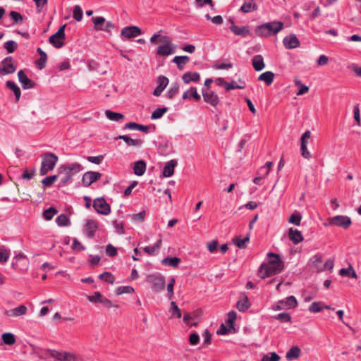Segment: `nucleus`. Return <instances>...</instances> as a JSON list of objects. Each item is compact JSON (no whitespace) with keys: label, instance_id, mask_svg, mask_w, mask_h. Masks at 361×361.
<instances>
[{"label":"nucleus","instance_id":"ea45409f","mask_svg":"<svg viewBox=\"0 0 361 361\" xmlns=\"http://www.w3.org/2000/svg\"><path fill=\"white\" fill-rule=\"evenodd\" d=\"M3 343L8 345H13L16 343V337L12 333L6 332L1 335Z\"/></svg>","mask_w":361,"mask_h":361},{"label":"nucleus","instance_id":"7ed1b4c3","mask_svg":"<svg viewBox=\"0 0 361 361\" xmlns=\"http://www.w3.org/2000/svg\"><path fill=\"white\" fill-rule=\"evenodd\" d=\"M283 28L281 21H272L263 23L255 28V34L260 37H268L275 35Z\"/></svg>","mask_w":361,"mask_h":361},{"label":"nucleus","instance_id":"f3484780","mask_svg":"<svg viewBox=\"0 0 361 361\" xmlns=\"http://www.w3.org/2000/svg\"><path fill=\"white\" fill-rule=\"evenodd\" d=\"M229 30L235 35L242 37H247L251 35V32L248 26L239 27L236 25H231Z\"/></svg>","mask_w":361,"mask_h":361},{"label":"nucleus","instance_id":"5fc2aeb1","mask_svg":"<svg viewBox=\"0 0 361 361\" xmlns=\"http://www.w3.org/2000/svg\"><path fill=\"white\" fill-rule=\"evenodd\" d=\"M92 20L94 25L95 30H99V27L105 23V18L102 16L93 17Z\"/></svg>","mask_w":361,"mask_h":361},{"label":"nucleus","instance_id":"6ab92c4d","mask_svg":"<svg viewBox=\"0 0 361 361\" xmlns=\"http://www.w3.org/2000/svg\"><path fill=\"white\" fill-rule=\"evenodd\" d=\"M99 223L92 219H87L85 225L86 235L88 238H92L98 229Z\"/></svg>","mask_w":361,"mask_h":361},{"label":"nucleus","instance_id":"6e6552de","mask_svg":"<svg viewBox=\"0 0 361 361\" xmlns=\"http://www.w3.org/2000/svg\"><path fill=\"white\" fill-rule=\"evenodd\" d=\"M16 71V66L12 56H6L0 64V75L12 74Z\"/></svg>","mask_w":361,"mask_h":361},{"label":"nucleus","instance_id":"b1692460","mask_svg":"<svg viewBox=\"0 0 361 361\" xmlns=\"http://www.w3.org/2000/svg\"><path fill=\"white\" fill-rule=\"evenodd\" d=\"M288 238L295 245L302 242L304 239L301 232L293 228H289Z\"/></svg>","mask_w":361,"mask_h":361},{"label":"nucleus","instance_id":"13d9d810","mask_svg":"<svg viewBox=\"0 0 361 361\" xmlns=\"http://www.w3.org/2000/svg\"><path fill=\"white\" fill-rule=\"evenodd\" d=\"M10 256V250L0 247V263H6Z\"/></svg>","mask_w":361,"mask_h":361},{"label":"nucleus","instance_id":"3c124183","mask_svg":"<svg viewBox=\"0 0 361 361\" xmlns=\"http://www.w3.org/2000/svg\"><path fill=\"white\" fill-rule=\"evenodd\" d=\"M99 279L104 280L105 282L113 284L115 281V277L111 272L105 271L99 275Z\"/></svg>","mask_w":361,"mask_h":361},{"label":"nucleus","instance_id":"37998d69","mask_svg":"<svg viewBox=\"0 0 361 361\" xmlns=\"http://www.w3.org/2000/svg\"><path fill=\"white\" fill-rule=\"evenodd\" d=\"M168 110H169V109L165 106H164L162 108H158L152 112V114L150 116V118L152 120L159 119L164 116V114L165 113H166L168 111Z\"/></svg>","mask_w":361,"mask_h":361},{"label":"nucleus","instance_id":"4be33fe9","mask_svg":"<svg viewBox=\"0 0 361 361\" xmlns=\"http://www.w3.org/2000/svg\"><path fill=\"white\" fill-rule=\"evenodd\" d=\"M182 98L184 100L193 99L196 102H200L201 100V96L198 94L197 88L195 87H191L185 92Z\"/></svg>","mask_w":361,"mask_h":361},{"label":"nucleus","instance_id":"f8f14e48","mask_svg":"<svg viewBox=\"0 0 361 361\" xmlns=\"http://www.w3.org/2000/svg\"><path fill=\"white\" fill-rule=\"evenodd\" d=\"M202 94L204 98V101L211 104L212 106H216L219 103V98L218 95L212 90L207 88L202 89Z\"/></svg>","mask_w":361,"mask_h":361},{"label":"nucleus","instance_id":"c756f323","mask_svg":"<svg viewBox=\"0 0 361 361\" xmlns=\"http://www.w3.org/2000/svg\"><path fill=\"white\" fill-rule=\"evenodd\" d=\"M251 304L247 296L244 295L243 298L238 301L236 308L241 312H245L250 307Z\"/></svg>","mask_w":361,"mask_h":361},{"label":"nucleus","instance_id":"de8ad7c7","mask_svg":"<svg viewBox=\"0 0 361 361\" xmlns=\"http://www.w3.org/2000/svg\"><path fill=\"white\" fill-rule=\"evenodd\" d=\"M273 318L280 321L281 322H291V316L288 312H281L273 316Z\"/></svg>","mask_w":361,"mask_h":361},{"label":"nucleus","instance_id":"a18cd8bd","mask_svg":"<svg viewBox=\"0 0 361 361\" xmlns=\"http://www.w3.org/2000/svg\"><path fill=\"white\" fill-rule=\"evenodd\" d=\"M4 48L8 54H12L17 49L18 44L14 40H8L4 44Z\"/></svg>","mask_w":361,"mask_h":361},{"label":"nucleus","instance_id":"c03bdc74","mask_svg":"<svg viewBox=\"0 0 361 361\" xmlns=\"http://www.w3.org/2000/svg\"><path fill=\"white\" fill-rule=\"evenodd\" d=\"M10 18L13 20L12 25H18L23 21V16L18 12L12 11L9 13Z\"/></svg>","mask_w":361,"mask_h":361},{"label":"nucleus","instance_id":"a211bd4d","mask_svg":"<svg viewBox=\"0 0 361 361\" xmlns=\"http://www.w3.org/2000/svg\"><path fill=\"white\" fill-rule=\"evenodd\" d=\"M18 77L19 82L21 83L23 89L33 88L35 85V82L27 78L23 70H20L18 73Z\"/></svg>","mask_w":361,"mask_h":361},{"label":"nucleus","instance_id":"052dcab7","mask_svg":"<svg viewBox=\"0 0 361 361\" xmlns=\"http://www.w3.org/2000/svg\"><path fill=\"white\" fill-rule=\"evenodd\" d=\"M175 284V279L171 278L168 285H167V298L169 299H171V298L173 296V287Z\"/></svg>","mask_w":361,"mask_h":361},{"label":"nucleus","instance_id":"aec40b11","mask_svg":"<svg viewBox=\"0 0 361 361\" xmlns=\"http://www.w3.org/2000/svg\"><path fill=\"white\" fill-rule=\"evenodd\" d=\"M27 307L24 305H20L18 307L9 310H5L4 314L6 317H18L25 314L27 312Z\"/></svg>","mask_w":361,"mask_h":361},{"label":"nucleus","instance_id":"a19ab883","mask_svg":"<svg viewBox=\"0 0 361 361\" xmlns=\"http://www.w3.org/2000/svg\"><path fill=\"white\" fill-rule=\"evenodd\" d=\"M257 9V6L255 3H253L252 1L248 2H245L240 7V11L243 13H249L251 11H256Z\"/></svg>","mask_w":361,"mask_h":361},{"label":"nucleus","instance_id":"79ce46f5","mask_svg":"<svg viewBox=\"0 0 361 361\" xmlns=\"http://www.w3.org/2000/svg\"><path fill=\"white\" fill-rule=\"evenodd\" d=\"M56 223L59 226H68L71 225L70 219L64 214H61L56 217Z\"/></svg>","mask_w":361,"mask_h":361},{"label":"nucleus","instance_id":"f257e3e1","mask_svg":"<svg viewBox=\"0 0 361 361\" xmlns=\"http://www.w3.org/2000/svg\"><path fill=\"white\" fill-rule=\"evenodd\" d=\"M269 263H262L258 271L259 276L265 279L281 273L284 268V263L279 254L269 252L267 254Z\"/></svg>","mask_w":361,"mask_h":361},{"label":"nucleus","instance_id":"412c9836","mask_svg":"<svg viewBox=\"0 0 361 361\" xmlns=\"http://www.w3.org/2000/svg\"><path fill=\"white\" fill-rule=\"evenodd\" d=\"M177 164L178 161L176 159H171L168 161L163 169V176L166 178L172 176L174 173V169Z\"/></svg>","mask_w":361,"mask_h":361},{"label":"nucleus","instance_id":"cd10ccee","mask_svg":"<svg viewBox=\"0 0 361 361\" xmlns=\"http://www.w3.org/2000/svg\"><path fill=\"white\" fill-rule=\"evenodd\" d=\"M146 163L143 160H139L134 163L133 171L136 176H142L146 171Z\"/></svg>","mask_w":361,"mask_h":361},{"label":"nucleus","instance_id":"5701e85b","mask_svg":"<svg viewBox=\"0 0 361 361\" xmlns=\"http://www.w3.org/2000/svg\"><path fill=\"white\" fill-rule=\"evenodd\" d=\"M115 139L123 140L128 146L140 147L144 142L141 139H133L128 135H118Z\"/></svg>","mask_w":361,"mask_h":361},{"label":"nucleus","instance_id":"2f4dec72","mask_svg":"<svg viewBox=\"0 0 361 361\" xmlns=\"http://www.w3.org/2000/svg\"><path fill=\"white\" fill-rule=\"evenodd\" d=\"M181 260L177 257H167L161 260V264L173 268L178 267Z\"/></svg>","mask_w":361,"mask_h":361},{"label":"nucleus","instance_id":"8fccbe9b","mask_svg":"<svg viewBox=\"0 0 361 361\" xmlns=\"http://www.w3.org/2000/svg\"><path fill=\"white\" fill-rule=\"evenodd\" d=\"M58 213V210L53 207H51L47 209H45L43 212V217L47 220L50 221L52 219L53 216Z\"/></svg>","mask_w":361,"mask_h":361},{"label":"nucleus","instance_id":"4c0bfd02","mask_svg":"<svg viewBox=\"0 0 361 361\" xmlns=\"http://www.w3.org/2000/svg\"><path fill=\"white\" fill-rule=\"evenodd\" d=\"M179 88V84L178 82H174L167 91L166 97L169 99H173L178 94Z\"/></svg>","mask_w":361,"mask_h":361},{"label":"nucleus","instance_id":"e433bc0d","mask_svg":"<svg viewBox=\"0 0 361 361\" xmlns=\"http://www.w3.org/2000/svg\"><path fill=\"white\" fill-rule=\"evenodd\" d=\"M279 303L285 305L288 308H295L298 306V301L295 296L290 295L286 298V300H279Z\"/></svg>","mask_w":361,"mask_h":361},{"label":"nucleus","instance_id":"e2e57ef3","mask_svg":"<svg viewBox=\"0 0 361 361\" xmlns=\"http://www.w3.org/2000/svg\"><path fill=\"white\" fill-rule=\"evenodd\" d=\"M321 302H314L309 306V311L310 312H320L323 307H321Z\"/></svg>","mask_w":361,"mask_h":361},{"label":"nucleus","instance_id":"9b49d317","mask_svg":"<svg viewBox=\"0 0 361 361\" xmlns=\"http://www.w3.org/2000/svg\"><path fill=\"white\" fill-rule=\"evenodd\" d=\"M159 42L164 43L163 45L159 46L157 50V54L159 56H169L171 54V39L167 35H163L159 39Z\"/></svg>","mask_w":361,"mask_h":361},{"label":"nucleus","instance_id":"ddd939ff","mask_svg":"<svg viewBox=\"0 0 361 361\" xmlns=\"http://www.w3.org/2000/svg\"><path fill=\"white\" fill-rule=\"evenodd\" d=\"M102 177V173L96 171H87L82 177V182L84 186L89 187L93 183L99 180Z\"/></svg>","mask_w":361,"mask_h":361},{"label":"nucleus","instance_id":"f03ea898","mask_svg":"<svg viewBox=\"0 0 361 361\" xmlns=\"http://www.w3.org/2000/svg\"><path fill=\"white\" fill-rule=\"evenodd\" d=\"M83 166L78 163L65 164L58 168L59 173H64L65 176L61 179L59 187L65 186L73 181V176L83 170Z\"/></svg>","mask_w":361,"mask_h":361},{"label":"nucleus","instance_id":"f704fd0d","mask_svg":"<svg viewBox=\"0 0 361 361\" xmlns=\"http://www.w3.org/2000/svg\"><path fill=\"white\" fill-rule=\"evenodd\" d=\"M105 115L108 119L116 122H121L124 118V115L123 114L114 112L111 110H106Z\"/></svg>","mask_w":361,"mask_h":361},{"label":"nucleus","instance_id":"4d7b16f0","mask_svg":"<svg viewBox=\"0 0 361 361\" xmlns=\"http://www.w3.org/2000/svg\"><path fill=\"white\" fill-rule=\"evenodd\" d=\"M171 311L172 317H181V311L174 301L171 302Z\"/></svg>","mask_w":361,"mask_h":361},{"label":"nucleus","instance_id":"680f3d73","mask_svg":"<svg viewBox=\"0 0 361 361\" xmlns=\"http://www.w3.org/2000/svg\"><path fill=\"white\" fill-rule=\"evenodd\" d=\"M189 342L192 345H195L199 343L200 336L195 331H193L190 333L189 336Z\"/></svg>","mask_w":361,"mask_h":361},{"label":"nucleus","instance_id":"423d86ee","mask_svg":"<svg viewBox=\"0 0 361 361\" xmlns=\"http://www.w3.org/2000/svg\"><path fill=\"white\" fill-rule=\"evenodd\" d=\"M66 24L62 25L59 27L58 30L49 37V42L52 44L55 48L60 49L64 45V39L66 37L65 29Z\"/></svg>","mask_w":361,"mask_h":361},{"label":"nucleus","instance_id":"473e14b6","mask_svg":"<svg viewBox=\"0 0 361 361\" xmlns=\"http://www.w3.org/2000/svg\"><path fill=\"white\" fill-rule=\"evenodd\" d=\"M339 275L343 277H348L352 279H357V275L353 269L351 264H349L348 268H342L339 270Z\"/></svg>","mask_w":361,"mask_h":361},{"label":"nucleus","instance_id":"58836bf2","mask_svg":"<svg viewBox=\"0 0 361 361\" xmlns=\"http://www.w3.org/2000/svg\"><path fill=\"white\" fill-rule=\"evenodd\" d=\"M233 243L240 249H244L246 247V243L250 240V235H247L243 239H241L240 237L236 236L233 238Z\"/></svg>","mask_w":361,"mask_h":361},{"label":"nucleus","instance_id":"c9c22d12","mask_svg":"<svg viewBox=\"0 0 361 361\" xmlns=\"http://www.w3.org/2000/svg\"><path fill=\"white\" fill-rule=\"evenodd\" d=\"M19 261H23L24 262H27V259H26V257L23 253H19L14 257L11 263L12 268L17 270H22L23 268L20 267V266L18 264Z\"/></svg>","mask_w":361,"mask_h":361},{"label":"nucleus","instance_id":"20e7f679","mask_svg":"<svg viewBox=\"0 0 361 361\" xmlns=\"http://www.w3.org/2000/svg\"><path fill=\"white\" fill-rule=\"evenodd\" d=\"M59 160L58 157L51 152H47L42 156V161L39 173L41 176H44L48 173L49 171H52L57 161Z\"/></svg>","mask_w":361,"mask_h":361},{"label":"nucleus","instance_id":"c85d7f7f","mask_svg":"<svg viewBox=\"0 0 361 361\" xmlns=\"http://www.w3.org/2000/svg\"><path fill=\"white\" fill-rule=\"evenodd\" d=\"M275 74L271 71H266L260 74L258 77V80L264 81L267 86L272 84L274 79Z\"/></svg>","mask_w":361,"mask_h":361},{"label":"nucleus","instance_id":"09e8293b","mask_svg":"<svg viewBox=\"0 0 361 361\" xmlns=\"http://www.w3.org/2000/svg\"><path fill=\"white\" fill-rule=\"evenodd\" d=\"M301 219H302V216H301L300 213L295 211L289 217L288 222L290 224H294L295 226H299L300 224Z\"/></svg>","mask_w":361,"mask_h":361},{"label":"nucleus","instance_id":"0e129e2a","mask_svg":"<svg viewBox=\"0 0 361 361\" xmlns=\"http://www.w3.org/2000/svg\"><path fill=\"white\" fill-rule=\"evenodd\" d=\"M307 143L300 142L301 155L305 159H310L312 157V155H311L310 152L307 150Z\"/></svg>","mask_w":361,"mask_h":361},{"label":"nucleus","instance_id":"bf43d9fd","mask_svg":"<svg viewBox=\"0 0 361 361\" xmlns=\"http://www.w3.org/2000/svg\"><path fill=\"white\" fill-rule=\"evenodd\" d=\"M134 291L135 290L132 286H125L118 287L117 288L116 293L118 295H121L124 293H133Z\"/></svg>","mask_w":361,"mask_h":361},{"label":"nucleus","instance_id":"4468645a","mask_svg":"<svg viewBox=\"0 0 361 361\" xmlns=\"http://www.w3.org/2000/svg\"><path fill=\"white\" fill-rule=\"evenodd\" d=\"M142 34V30L137 26H126L121 30V37L130 39Z\"/></svg>","mask_w":361,"mask_h":361},{"label":"nucleus","instance_id":"6e6d98bb","mask_svg":"<svg viewBox=\"0 0 361 361\" xmlns=\"http://www.w3.org/2000/svg\"><path fill=\"white\" fill-rule=\"evenodd\" d=\"M245 86H246V85H245V82H243V85H237L235 81H232L231 82H226L225 88L227 91H228V90H234V89L242 90V89H244L245 87Z\"/></svg>","mask_w":361,"mask_h":361},{"label":"nucleus","instance_id":"7c9ffc66","mask_svg":"<svg viewBox=\"0 0 361 361\" xmlns=\"http://www.w3.org/2000/svg\"><path fill=\"white\" fill-rule=\"evenodd\" d=\"M190 61V58L188 56H176L172 62L175 63L177 65V68L179 70H183L185 65L188 63Z\"/></svg>","mask_w":361,"mask_h":361},{"label":"nucleus","instance_id":"2eb2a0df","mask_svg":"<svg viewBox=\"0 0 361 361\" xmlns=\"http://www.w3.org/2000/svg\"><path fill=\"white\" fill-rule=\"evenodd\" d=\"M169 80L164 75H159L157 78L158 85L153 91V95L159 97L161 95L164 89L167 87Z\"/></svg>","mask_w":361,"mask_h":361},{"label":"nucleus","instance_id":"1a4fd4ad","mask_svg":"<svg viewBox=\"0 0 361 361\" xmlns=\"http://www.w3.org/2000/svg\"><path fill=\"white\" fill-rule=\"evenodd\" d=\"M148 281L152 284V289L154 292H160L165 288V279L159 274L149 275Z\"/></svg>","mask_w":361,"mask_h":361},{"label":"nucleus","instance_id":"69168bd1","mask_svg":"<svg viewBox=\"0 0 361 361\" xmlns=\"http://www.w3.org/2000/svg\"><path fill=\"white\" fill-rule=\"evenodd\" d=\"M106 253L109 257H113L117 255V249L111 244H108L106 247Z\"/></svg>","mask_w":361,"mask_h":361},{"label":"nucleus","instance_id":"39448f33","mask_svg":"<svg viewBox=\"0 0 361 361\" xmlns=\"http://www.w3.org/2000/svg\"><path fill=\"white\" fill-rule=\"evenodd\" d=\"M44 355L53 357L57 361H77V357L75 354L63 350L45 349Z\"/></svg>","mask_w":361,"mask_h":361},{"label":"nucleus","instance_id":"774afa93","mask_svg":"<svg viewBox=\"0 0 361 361\" xmlns=\"http://www.w3.org/2000/svg\"><path fill=\"white\" fill-rule=\"evenodd\" d=\"M35 173V169H32L30 171L27 169H25L23 173L20 175V178L22 179L30 180L32 179Z\"/></svg>","mask_w":361,"mask_h":361},{"label":"nucleus","instance_id":"dca6fc26","mask_svg":"<svg viewBox=\"0 0 361 361\" xmlns=\"http://www.w3.org/2000/svg\"><path fill=\"white\" fill-rule=\"evenodd\" d=\"M283 43L285 47L288 49L297 48L300 45L299 39L294 34L286 36L283 39Z\"/></svg>","mask_w":361,"mask_h":361},{"label":"nucleus","instance_id":"603ef678","mask_svg":"<svg viewBox=\"0 0 361 361\" xmlns=\"http://www.w3.org/2000/svg\"><path fill=\"white\" fill-rule=\"evenodd\" d=\"M82 15H83V12H82V9L81 8V7L79 5H75L73 7V18L78 22L81 21L82 19Z\"/></svg>","mask_w":361,"mask_h":361},{"label":"nucleus","instance_id":"bb28decb","mask_svg":"<svg viewBox=\"0 0 361 361\" xmlns=\"http://www.w3.org/2000/svg\"><path fill=\"white\" fill-rule=\"evenodd\" d=\"M200 79V75L197 72H186L182 75V80L185 84L191 82H198Z\"/></svg>","mask_w":361,"mask_h":361},{"label":"nucleus","instance_id":"a878e982","mask_svg":"<svg viewBox=\"0 0 361 361\" xmlns=\"http://www.w3.org/2000/svg\"><path fill=\"white\" fill-rule=\"evenodd\" d=\"M252 65L256 71H261L265 67L263 56L262 55H255L252 59Z\"/></svg>","mask_w":361,"mask_h":361},{"label":"nucleus","instance_id":"72a5a7b5","mask_svg":"<svg viewBox=\"0 0 361 361\" xmlns=\"http://www.w3.org/2000/svg\"><path fill=\"white\" fill-rule=\"evenodd\" d=\"M301 350L298 346H293L286 353V357L287 360L290 361L300 357Z\"/></svg>","mask_w":361,"mask_h":361},{"label":"nucleus","instance_id":"393cba45","mask_svg":"<svg viewBox=\"0 0 361 361\" xmlns=\"http://www.w3.org/2000/svg\"><path fill=\"white\" fill-rule=\"evenodd\" d=\"M37 52L40 56L39 59L35 61L37 68L39 70H42L46 67V62L47 61V55L40 47H38Z\"/></svg>","mask_w":361,"mask_h":361},{"label":"nucleus","instance_id":"9d476101","mask_svg":"<svg viewBox=\"0 0 361 361\" xmlns=\"http://www.w3.org/2000/svg\"><path fill=\"white\" fill-rule=\"evenodd\" d=\"M92 207L97 213L102 215H108L111 212V207L104 197L94 199Z\"/></svg>","mask_w":361,"mask_h":361},{"label":"nucleus","instance_id":"864d4df0","mask_svg":"<svg viewBox=\"0 0 361 361\" xmlns=\"http://www.w3.org/2000/svg\"><path fill=\"white\" fill-rule=\"evenodd\" d=\"M281 357L275 352L269 353L263 355L261 361H279Z\"/></svg>","mask_w":361,"mask_h":361},{"label":"nucleus","instance_id":"49530a36","mask_svg":"<svg viewBox=\"0 0 361 361\" xmlns=\"http://www.w3.org/2000/svg\"><path fill=\"white\" fill-rule=\"evenodd\" d=\"M57 179H58V175H52V176L45 177L42 180V184L43 185V188L51 187Z\"/></svg>","mask_w":361,"mask_h":361},{"label":"nucleus","instance_id":"0eeeda50","mask_svg":"<svg viewBox=\"0 0 361 361\" xmlns=\"http://www.w3.org/2000/svg\"><path fill=\"white\" fill-rule=\"evenodd\" d=\"M329 225L348 229L352 224L351 219L345 215H337L328 219Z\"/></svg>","mask_w":361,"mask_h":361},{"label":"nucleus","instance_id":"338daca9","mask_svg":"<svg viewBox=\"0 0 361 361\" xmlns=\"http://www.w3.org/2000/svg\"><path fill=\"white\" fill-rule=\"evenodd\" d=\"M72 249L78 252L84 251L85 247L77 239L74 238L72 244Z\"/></svg>","mask_w":361,"mask_h":361}]
</instances>
